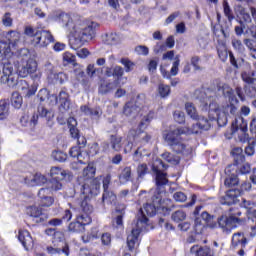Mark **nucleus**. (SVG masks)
Masks as SVG:
<instances>
[{
    "label": "nucleus",
    "instance_id": "1",
    "mask_svg": "<svg viewBox=\"0 0 256 256\" xmlns=\"http://www.w3.org/2000/svg\"><path fill=\"white\" fill-rule=\"evenodd\" d=\"M53 21L62 25V27L67 29L70 35L74 37L72 40V49H79V47H83L85 43L95 39L97 31V23L95 22H91L88 26H77L71 14L65 12H57L54 14Z\"/></svg>",
    "mask_w": 256,
    "mask_h": 256
},
{
    "label": "nucleus",
    "instance_id": "2",
    "mask_svg": "<svg viewBox=\"0 0 256 256\" xmlns=\"http://www.w3.org/2000/svg\"><path fill=\"white\" fill-rule=\"evenodd\" d=\"M219 93L225 95V84H217L214 90L208 88L204 92H200L198 99L204 111H208L209 115H213V113L215 114L213 119L217 120L219 127H225V122L221 120V109H219V104L215 102Z\"/></svg>",
    "mask_w": 256,
    "mask_h": 256
},
{
    "label": "nucleus",
    "instance_id": "3",
    "mask_svg": "<svg viewBox=\"0 0 256 256\" xmlns=\"http://www.w3.org/2000/svg\"><path fill=\"white\" fill-rule=\"evenodd\" d=\"M200 131L202 130L198 122L196 124H193L191 128L178 127L164 134V141L169 145L172 151L184 155L187 149V145L183 143V138H181V135H197Z\"/></svg>",
    "mask_w": 256,
    "mask_h": 256
},
{
    "label": "nucleus",
    "instance_id": "4",
    "mask_svg": "<svg viewBox=\"0 0 256 256\" xmlns=\"http://www.w3.org/2000/svg\"><path fill=\"white\" fill-rule=\"evenodd\" d=\"M97 168L95 166L88 165L83 169L82 176L78 177V185L80 187L81 195L88 197L91 201L93 195H99V189H101V177L95 178Z\"/></svg>",
    "mask_w": 256,
    "mask_h": 256
},
{
    "label": "nucleus",
    "instance_id": "5",
    "mask_svg": "<svg viewBox=\"0 0 256 256\" xmlns=\"http://www.w3.org/2000/svg\"><path fill=\"white\" fill-rule=\"evenodd\" d=\"M91 213H93V204H91V199L87 196L82 198L80 201V214L69 223L68 231L70 233H83L85 232V227L91 225L93 219L91 218Z\"/></svg>",
    "mask_w": 256,
    "mask_h": 256
},
{
    "label": "nucleus",
    "instance_id": "6",
    "mask_svg": "<svg viewBox=\"0 0 256 256\" xmlns=\"http://www.w3.org/2000/svg\"><path fill=\"white\" fill-rule=\"evenodd\" d=\"M231 156L233 157V164L227 167V177L225 179V186L229 188L237 187L239 185V165H243L245 161V154H243V148L235 147L231 150Z\"/></svg>",
    "mask_w": 256,
    "mask_h": 256
},
{
    "label": "nucleus",
    "instance_id": "7",
    "mask_svg": "<svg viewBox=\"0 0 256 256\" xmlns=\"http://www.w3.org/2000/svg\"><path fill=\"white\" fill-rule=\"evenodd\" d=\"M24 33L27 35V37L32 38L31 41L34 47H47L48 45H51V43H55V37L51 31L43 28H33L31 26H27Z\"/></svg>",
    "mask_w": 256,
    "mask_h": 256
},
{
    "label": "nucleus",
    "instance_id": "8",
    "mask_svg": "<svg viewBox=\"0 0 256 256\" xmlns=\"http://www.w3.org/2000/svg\"><path fill=\"white\" fill-rule=\"evenodd\" d=\"M169 169V165L165 164L163 160L156 159L152 164V173L155 175V185H156V193L157 195H161V188L168 185L169 178L167 171Z\"/></svg>",
    "mask_w": 256,
    "mask_h": 256
},
{
    "label": "nucleus",
    "instance_id": "9",
    "mask_svg": "<svg viewBox=\"0 0 256 256\" xmlns=\"http://www.w3.org/2000/svg\"><path fill=\"white\" fill-rule=\"evenodd\" d=\"M247 122L243 117L238 116L234 119L231 125L230 133L225 134L226 139H232L233 135H238V139L241 143H247L249 141V134H247Z\"/></svg>",
    "mask_w": 256,
    "mask_h": 256
},
{
    "label": "nucleus",
    "instance_id": "10",
    "mask_svg": "<svg viewBox=\"0 0 256 256\" xmlns=\"http://www.w3.org/2000/svg\"><path fill=\"white\" fill-rule=\"evenodd\" d=\"M227 95L229 104L226 106V113L227 115H232V117H235L239 109V100L237 97H239L242 103L245 102V94L243 93V88L237 86L235 90L231 89L230 91H227Z\"/></svg>",
    "mask_w": 256,
    "mask_h": 256
},
{
    "label": "nucleus",
    "instance_id": "11",
    "mask_svg": "<svg viewBox=\"0 0 256 256\" xmlns=\"http://www.w3.org/2000/svg\"><path fill=\"white\" fill-rule=\"evenodd\" d=\"M252 187L253 185L251 182H243L240 186V189L230 188L226 190L225 205H236L239 203V197H241L243 193L251 191Z\"/></svg>",
    "mask_w": 256,
    "mask_h": 256
},
{
    "label": "nucleus",
    "instance_id": "12",
    "mask_svg": "<svg viewBox=\"0 0 256 256\" xmlns=\"http://www.w3.org/2000/svg\"><path fill=\"white\" fill-rule=\"evenodd\" d=\"M161 197L154 195L152 197V203L144 204L143 208L140 209V213L142 218L140 219L141 223H149V218L147 217H155L157 215V211H159V207H161Z\"/></svg>",
    "mask_w": 256,
    "mask_h": 256
},
{
    "label": "nucleus",
    "instance_id": "13",
    "mask_svg": "<svg viewBox=\"0 0 256 256\" xmlns=\"http://www.w3.org/2000/svg\"><path fill=\"white\" fill-rule=\"evenodd\" d=\"M149 123H151L150 117L144 116V118L138 125V129L135 131L134 134V141H136V143H140L141 145H148V143H151V139H153V136L143 130L147 129Z\"/></svg>",
    "mask_w": 256,
    "mask_h": 256
},
{
    "label": "nucleus",
    "instance_id": "14",
    "mask_svg": "<svg viewBox=\"0 0 256 256\" xmlns=\"http://www.w3.org/2000/svg\"><path fill=\"white\" fill-rule=\"evenodd\" d=\"M26 213L29 217H33L35 223L40 225H45L49 221V213L43 210L41 206H28L26 208Z\"/></svg>",
    "mask_w": 256,
    "mask_h": 256
},
{
    "label": "nucleus",
    "instance_id": "15",
    "mask_svg": "<svg viewBox=\"0 0 256 256\" xmlns=\"http://www.w3.org/2000/svg\"><path fill=\"white\" fill-rule=\"evenodd\" d=\"M213 33H214V39L218 43L217 47V52H218V57L221 59V61H225V53L221 49V47H225V29L223 26L216 24L213 28Z\"/></svg>",
    "mask_w": 256,
    "mask_h": 256
},
{
    "label": "nucleus",
    "instance_id": "16",
    "mask_svg": "<svg viewBox=\"0 0 256 256\" xmlns=\"http://www.w3.org/2000/svg\"><path fill=\"white\" fill-rule=\"evenodd\" d=\"M228 217H226L225 225H232L237 227V225L245 223L243 218H239L242 215L241 209L237 206H231L228 208Z\"/></svg>",
    "mask_w": 256,
    "mask_h": 256
},
{
    "label": "nucleus",
    "instance_id": "17",
    "mask_svg": "<svg viewBox=\"0 0 256 256\" xmlns=\"http://www.w3.org/2000/svg\"><path fill=\"white\" fill-rule=\"evenodd\" d=\"M202 219L206 221L208 227L210 229H218L221 228L223 231H225V216L222 215L217 219V222H212L213 219H215V216L209 214L208 212L202 213Z\"/></svg>",
    "mask_w": 256,
    "mask_h": 256
},
{
    "label": "nucleus",
    "instance_id": "18",
    "mask_svg": "<svg viewBox=\"0 0 256 256\" xmlns=\"http://www.w3.org/2000/svg\"><path fill=\"white\" fill-rule=\"evenodd\" d=\"M35 73H37V61H35L33 58H30L26 61V65L22 66L21 69L18 70V75L20 77H35Z\"/></svg>",
    "mask_w": 256,
    "mask_h": 256
},
{
    "label": "nucleus",
    "instance_id": "19",
    "mask_svg": "<svg viewBox=\"0 0 256 256\" xmlns=\"http://www.w3.org/2000/svg\"><path fill=\"white\" fill-rule=\"evenodd\" d=\"M38 113H34L30 119V125L31 127H35L37 126V123H39V117H44L45 119H47L48 121H51L53 119V117H55V115L47 110L45 107L43 106H38Z\"/></svg>",
    "mask_w": 256,
    "mask_h": 256
},
{
    "label": "nucleus",
    "instance_id": "20",
    "mask_svg": "<svg viewBox=\"0 0 256 256\" xmlns=\"http://www.w3.org/2000/svg\"><path fill=\"white\" fill-rule=\"evenodd\" d=\"M60 243L63 245L62 247H59V245L54 244L53 246H47L46 251L48 255H63L69 256L71 255V250L69 248V244H67L64 241H60Z\"/></svg>",
    "mask_w": 256,
    "mask_h": 256
},
{
    "label": "nucleus",
    "instance_id": "21",
    "mask_svg": "<svg viewBox=\"0 0 256 256\" xmlns=\"http://www.w3.org/2000/svg\"><path fill=\"white\" fill-rule=\"evenodd\" d=\"M51 194V189L41 188L38 191V197L40 199V207H51L55 203V198L49 196Z\"/></svg>",
    "mask_w": 256,
    "mask_h": 256
},
{
    "label": "nucleus",
    "instance_id": "22",
    "mask_svg": "<svg viewBox=\"0 0 256 256\" xmlns=\"http://www.w3.org/2000/svg\"><path fill=\"white\" fill-rule=\"evenodd\" d=\"M123 75H125V70L123 67L116 65L114 67H106L105 76L113 77L114 83L119 85V81L123 79Z\"/></svg>",
    "mask_w": 256,
    "mask_h": 256
},
{
    "label": "nucleus",
    "instance_id": "23",
    "mask_svg": "<svg viewBox=\"0 0 256 256\" xmlns=\"http://www.w3.org/2000/svg\"><path fill=\"white\" fill-rule=\"evenodd\" d=\"M127 206L125 204H121L116 206L114 213H116V217L112 219L113 226L117 229L123 228V218L125 217V211Z\"/></svg>",
    "mask_w": 256,
    "mask_h": 256
},
{
    "label": "nucleus",
    "instance_id": "24",
    "mask_svg": "<svg viewBox=\"0 0 256 256\" xmlns=\"http://www.w3.org/2000/svg\"><path fill=\"white\" fill-rule=\"evenodd\" d=\"M181 64V60L179 57L175 58V61L172 63V68L170 69V72L167 71V69L161 67L160 73L164 79H171V77H176V75L179 74V65Z\"/></svg>",
    "mask_w": 256,
    "mask_h": 256
},
{
    "label": "nucleus",
    "instance_id": "25",
    "mask_svg": "<svg viewBox=\"0 0 256 256\" xmlns=\"http://www.w3.org/2000/svg\"><path fill=\"white\" fill-rule=\"evenodd\" d=\"M18 240L23 245L24 249H26V251H29V249L33 247V237H31V234L27 230H19Z\"/></svg>",
    "mask_w": 256,
    "mask_h": 256
},
{
    "label": "nucleus",
    "instance_id": "26",
    "mask_svg": "<svg viewBox=\"0 0 256 256\" xmlns=\"http://www.w3.org/2000/svg\"><path fill=\"white\" fill-rule=\"evenodd\" d=\"M139 235H141V229L134 228L131 230V233L127 236V245L129 251L135 249V245L139 243Z\"/></svg>",
    "mask_w": 256,
    "mask_h": 256
},
{
    "label": "nucleus",
    "instance_id": "27",
    "mask_svg": "<svg viewBox=\"0 0 256 256\" xmlns=\"http://www.w3.org/2000/svg\"><path fill=\"white\" fill-rule=\"evenodd\" d=\"M115 85L118 84L115 82H109L105 79L101 80L98 87L99 95H109V93H113V91H115Z\"/></svg>",
    "mask_w": 256,
    "mask_h": 256
},
{
    "label": "nucleus",
    "instance_id": "28",
    "mask_svg": "<svg viewBox=\"0 0 256 256\" xmlns=\"http://www.w3.org/2000/svg\"><path fill=\"white\" fill-rule=\"evenodd\" d=\"M67 171L61 167L54 166L50 169L51 179H56L58 181H65L67 179Z\"/></svg>",
    "mask_w": 256,
    "mask_h": 256
},
{
    "label": "nucleus",
    "instance_id": "29",
    "mask_svg": "<svg viewBox=\"0 0 256 256\" xmlns=\"http://www.w3.org/2000/svg\"><path fill=\"white\" fill-rule=\"evenodd\" d=\"M110 147L113 151L119 153L123 149V138L117 134L110 135L109 138Z\"/></svg>",
    "mask_w": 256,
    "mask_h": 256
},
{
    "label": "nucleus",
    "instance_id": "30",
    "mask_svg": "<svg viewBox=\"0 0 256 256\" xmlns=\"http://www.w3.org/2000/svg\"><path fill=\"white\" fill-rule=\"evenodd\" d=\"M247 218H242L244 221L242 224L239 225H246L248 229H251L250 237H255L256 235V215H246Z\"/></svg>",
    "mask_w": 256,
    "mask_h": 256
},
{
    "label": "nucleus",
    "instance_id": "31",
    "mask_svg": "<svg viewBox=\"0 0 256 256\" xmlns=\"http://www.w3.org/2000/svg\"><path fill=\"white\" fill-rule=\"evenodd\" d=\"M240 205L246 209V215H256V201L243 198Z\"/></svg>",
    "mask_w": 256,
    "mask_h": 256
},
{
    "label": "nucleus",
    "instance_id": "32",
    "mask_svg": "<svg viewBox=\"0 0 256 256\" xmlns=\"http://www.w3.org/2000/svg\"><path fill=\"white\" fill-rule=\"evenodd\" d=\"M102 203H107V205H115V203H117V194L112 190H103Z\"/></svg>",
    "mask_w": 256,
    "mask_h": 256
},
{
    "label": "nucleus",
    "instance_id": "33",
    "mask_svg": "<svg viewBox=\"0 0 256 256\" xmlns=\"http://www.w3.org/2000/svg\"><path fill=\"white\" fill-rule=\"evenodd\" d=\"M232 245L233 247H239L240 245V247L245 248L247 247V238L241 232L235 233L232 236Z\"/></svg>",
    "mask_w": 256,
    "mask_h": 256
},
{
    "label": "nucleus",
    "instance_id": "34",
    "mask_svg": "<svg viewBox=\"0 0 256 256\" xmlns=\"http://www.w3.org/2000/svg\"><path fill=\"white\" fill-rule=\"evenodd\" d=\"M131 177H133V170L131 169V166H126L122 169L118 179L120 183H129V181H131Z\"/></svg>",
    "mask_w": 256,
    "mask_h": 256
},
{
    "label": "nucleus",
    "instance_id": "35",
    "mask_svg": "<svg viewBox=\"0 0 256 256\" xmlns=\"http://www.w3.org/2000/svg\"><path fill=\"white\" fill-rule=\"evenodd\" d=\"M105 45H117L119 43V35L115 32L106 33L102 36Z\"/></svg>",
    "mask_w": 256,
    "mask_h": 256
},
{
    "label": "nucleus",
    "instance_id": "36",
    "mask_svg": "<svg viewBox=\"0 0 256 256\" xmlns=\"http://www.w3.org/2000/svg\"><path fill=\"white\" fill-rule=\"evenodd\" d=\"M241 79L247 85H253L256 81V71L252 70L251 72L244 71L241 73Z\"/></svg>",
    "mask_w": 256,
    "mask_h": 256
},
{
    "label": "nucleus",
    "instance_id": "37",
    "mask_svg": "<svg viewBox=\"0 0 256 256\" xmlns=\"http://www.w3.org/2000/svg\"><path fill=\"white\" fill-rule=\"evenodd\" d=\"M10 102L14 109H21L23 107V96L19 92H13Z\"/></svg>",
    "mask_w": 256,
    "mask_h": 256
},
{
    "label": "nucleus",
    "instance_id": "38",
    "mask_svg": "<svg viewBox=\"0 0 256 256\" xmlns=\"http://www.w3.org/2000/svg\"><path fill=\"white\" fill-rule=\"evenodd\" d=\"M67 123L71 137H73V139H77V137H79V129H77V120H75V118L73 117H70L67 120Z\"/></svg>",
    "mask_w": 256,
    "mask_h": 256
},
{
    "label": "nucleus",
    "instance_id": "39",
    "mask_svg": "<svg viewBox=\"0 0 256 256\" xmlns=\"http://www.w3.org/2000/svg\"><path fill=\"white\" fill-rule=\"evenodd\" d=\"M162 158L164 161H167V163H170V165H179V163H181V158L175 156L171 152H164Z\"/></svg>",
    "mask_w": 256,
    "mask_h": 256
},
{
    "label": "nucleus",
    "instance_id": "40",
    "mask_svg": "<svg viewBox=\"0 0 256 256\" xmlns=\"http://www.w3.org/2000/svg\"><path fill=\"white\" fill-rule=\"evenodd\" d=\"M9 117V101L0 100V121Z\"/></svg>",
    "mask_w": 256,
    "mask_h": 256
},
{
    "label": "nucleus",
    "instance_id": "41",
    "mask_svg": "<svg viewBox=\"0 0 256 256\" xmlns=\"http://www.w3.org/2000/svg\"><path fill=\"white\" fill-rule=\"evenodd\" d=\"M157 92L162 99H165V97H169V95H171V86L160 83L158 84Z\"/></svg>",
    "mask_w": 256,
    "mask_h": 256
},
{
    "label": "nucleus",
    "instance_id": "42",
    "mask_svg": "<svg viewBox=\"0 0 256 256\" xmlns=\"http://www.w3.org/2000/svg\"><path fill=\"white\" fill-rule=\"evenodd\" d=\"M185 109H186L187 115H189V117H191V119H194V120L199 119V114L197 113V108H195V105H193V103L187 102L185 104Z\"/></svg>",
    "mask_w": 256,
    "mask_h": 256
},
{
    "label": "nucleus",
    "instance_id": "43",
    "mask_svg": "<svg viewBox=\"0 0 256 256\" xmlns=\"http://www.w3.org/2000/svg\"><path fill=\"white\" fill-rule=\"evenodd\" d=\"M119 63L123 65L125 73H131L135 69V62L131 61L129 58H121Z\"/></svg>",
    "mask_w": 256,
    "mask_h": 256
},
{
    "label": "nucleus",
    "instance_id": "44",
    "mask_svg": "<svg viewBox=\"0 0 256 256\" xmlns=\"http://www.w3.org/2000/svg\"><path fill=\"white\" fill-rule=\"evenodd\" d=\"M83 151H81V147L79 146H73L70 150H69V155L70 157H72L73 159H77L78 163H85V159H81L80 154Z\"/></svg>",
    "mask_w": 256,
    "mask_h": 256
},
{
    "label": "nucleus",
    "instance_id": "45",
    "mask_svg": "<svg viewBox=\"0 0 256 256\" xmlns=\"http://www.w3.org/2000/svg\"><path fill=\"white\" fill-rule=\"evenodd\" d=\"M0 55L3 57H8V55H11V43L5 40L0 41Z\"/></svg>",
    "mask_w": 256,
    "mask_h": 256
},
{
    "label": "nucleus",
    "instance_id": "46",
    "mask_svg": "<svg viewBox=\"0 0 256 256\" xmlns=\"http://www.w3.org/2000/svg\"><path fill=\"white\" fill-rule=\"evenodd\" d=\"M137 111V104L133 101L126 102L123 108V113L126 117L133 115V112Z\"/></svg>",
    "mask_w": 256,
    "mask_h": 256
},
{
    "label": "nucleus",
    "instance_id": "47",
    "mask_svg": "<svg viewBox=\"0 0 256 256\" xmlns=\"http://www.w3.org/2000/svg\"><path fill=\"white\" fill-rule=\"evenodd\" d=\"M62 180H57L55 178H51L49 180V188L50 193L51 191H61L63 189V183H61Z\"/></svg>",
    "mask_w": 256,
    "mask_h": 256
},
{
    "label": "nucleus",
    "instance_id": "48",
    "mask_svg": "<svg viewBox=\"0 0 256 256\" xmlns=\"http://www.w3.org/2000/svg\"><path fill=\"white\" fill-rule=\"evenodd\" d=\"M172 221L175 223H181V221H185L187 219V214L183 210H177L172 214Z\"/></svg>",
    "mask_w": 256,
    "mask_h": 256
},
{
    "label": "nucleus",
    "instance_id": "49",
    "mask_svg": "<svg viewBox=\"0 0 256 256\" xmlns=\"http://www.w3.org/2000/svg\"><path fill=\"white\" fill-rule=\"evenodd\" d=\"M52 157L53 159H55V161H58L59 163H65V161H67V154L60 150L53 151Z\"/></svg>",
    "mask_w": 256,
    "mask_h": 256
},
{
    "label": "nucleus",
    "instance_id": "50",
    "mask_svg": "<svg viewBox=\"0 0 256 256\" xmlns=\"http://www.w3.org/2000/svg\"><path fill=\"white\" fill-rule=\"evenodd\" d=\"M240 25H245V23H251V15L242 9L238 15Z\"/></svg>",
    "mask_w": 256,
    "mask_h": 256
},
{
    "label": "nucleus",
    "instance_id": "51",
    "mask_svg": "<svg viewBox=\"0 0 256 256\" xmlns=\"http://www.w3.org/2000/svg\"><path fill=\"white\" fill-rule=\"evenodd\" d=\"M205 224L201 223L200 218H196L194 221V233L196 235H203V231H205Z\"/></svg>",
    "mask_w": 256,
    "mask_h": 256
},
{
    "label": "nucleus",
    "instance_id": "52",
    "mask_svg": "<svg viewBox=\"0 0 256 256\" xmlns=\"http://www.w3.org/2000/svg\"><path fill=\"white\" fill-rule=\"evenodd\" d=\"M196 121H198L197 123L202 131H209V129H211V123L207 118H200L198 116V119Z\"/></svg>",
    "mask_w": 256,
    "mask_h": 256
},
{
    "label": "nucleus",
    "instance_id": "53",
    "mask_svg": "<svg viewBox=\"0 0 256 256\" xmlns=\"http://www.w3.org/2000/svg\"><path fill=\"white\" fill-rule=\"evenodd\" d=\"M32 183L38 186L45 185L47 183V177L41 173H36L32 179Z\"/></svg>",
    "mask_w": 256,
    "mask_h": 256
},
{
    "label": "nucleus",
    "instance_id": "54",
    "mask_svg": "<svg viewBox=\"0 0 256 256\" xmlns=\"http://www.w3.org/2000/svg\"><path fill=\"white\" fill-rule=\"evenodd\" d=\"M201 57L199 56H192L190 59V65H192L194 71H203V67L200 65Z\"/></svg>",
    "mask_w": 256,
    "mask_h": 256
},
{
    "label": "nucleus",
    "instance_id": "55",
    "mask_svg": "<svg viewBox=\"0 0 256 256\" xmlns=\"http://www.w3.org/2000/svg\"><path fill=\"white\" fill-rule=\"evenodd\" d=\"M157 67H159V58L152 59L147 64V69L152 75L157 73Z\"/></svg>",
    "mask_w": 256,
    "mask_h": 256
},
{
    "label": "nucleus",
    "instance_id": "56",
    "mask_svg": "<svg viewBox=\"0 0 256 256\" xmlns=\"http://www.w3.org/2000/svg\"><path fill=\"white\" fill-rule=\"evenodd\" d=\"M137 173H138V177L140 179H143V177H145V175L149 173V167L147 166V164L145 163L139 164L137 167Z\"/></svg>",
    "mask_w": 256,
    "mask_h": 256
},
{
    "label": "nucleus",
    "instance_id": "57",
    "mask_svg": "<svg viewBox=\"0 0 256 256\" xmlns=\"http://www.w3.org/2000/svg\"><path fill=\"white\" fill-rule=\"evenodd\" d=\"M3 74L5 75V77L9 76V75H13V64H11V62L9 61H5L3 62Z\"/></svg>",
    "mask_w": 256,
    "mask_h": 256
},
{
    "label": "nucleus",
    "instance_id": "58",
    "mask_svg": "<svg viewBox=\"0 0 256 256\" xmlns=\"http://www.w3.org/2000/svg\"><path fill=\"white\" fill-rule=\"evenodd\" d=\"M244 91L247 95V97H250V98H255L256 97V87L253 86L252 84H248L244 86Z\"/></svg>",
    "mask_w": 256,
    "mask_h": 256
},
{
    "label": "nucleus",
    "instance_id": "59",
    "mask_svg": "<svg viewBox=\"0 0 256 256\" xmlns=\"http://www.w3.org/2000/svg\"><path fill=\"white\" fill-rule=\"evenodd\" d=\"M2 23L4 27H12L13 18H11V12H6L2 17Z\"/></svg>",
    "mask_w": 256,
    "mask_h": 256
},
{
    "label": "nucleus",
    "instance_id": "60",
    "mask_svg": "<svg viewBox=\"0 0 256 256\" xmlns=\"http://www.w3.org/2000/svg\"><path fill=\"white\" fill-rule=\"evenodd\" d=\"M227 55L229 57L230 65H232L234 69H239V63H237V58L235 57V54H233L231 51L226 50V58Z\"/></svg>",
    "mask_w": 256,
    "mask_h": 256
},
{
    "label": "nucleus",
    "instance_id": "61",
    "mask_svg": "<svg viewBox=\"0 0 256 256\" xmlns=\"http://www.w3.org/2000/svg\"><path fill=\"white\" fill-rule=\"evenodd\" d=\"M37 97L40 103H43V101L49 99V90H47V88H42L41 90H39Z\"/></svg>",
    "mask_w": 256,
    "mask_h": 256
},
{
    "label": "nucleus",
    "instance_id": "62",
    "mask_svg": "<svg viewBox=\"0 0 256 256\" xmlns=\"http://www.w3.org/2000/svg\"><path fill=\"white\" fill-rule=\"evenodd\" d=\"M55 80L57 83H60V85H63V83H66V81L69 80V76H67V74L64 72H59L55 75Z\"/></svg>",
    "mask_w": 256,
    "mask_h": 256
},
{
    "label": "nucleus",
    "instance_id": "63",
    "mask_svg": "<svg viewBox=\"0 0 256 256\" xmlns=\"http://www.w3.org/2000/svg\"><path fill=\"white\" fill-rule=\"evenodd\" d=\"M173 199L178 203H185V201H187V195L183 192H176L173 195Z\"/></svg>",
    "mask_w": 256,
    "mask_h": 256
},
{
    "label": "nucleus",
    "instance_id": "64",
    "mask_svg": "<svg viewBox=\"0 0 256 256\" xmlns=\"http://www.w3.org/2000/svg\"><path fill=\"white\" fill-rule=\"evenodd\" d=\"M174 120L176 123H179V125H182V123H185V114L179 111L174 112Z\"/></svg>",
    "mask_w": 256,
    "mask_h": 256
}]
</instances>
